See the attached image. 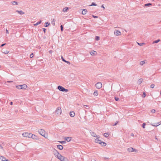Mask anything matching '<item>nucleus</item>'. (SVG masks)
<instances>
[{
  "label": "nucleus",
  "instance_id": "13",
  "mask_svg": "<svg viewBox=\"0 0 161 161\" xmlns=\"http://www.w3.org/2000/svg\"><path fill=\"white\" fill-rule=\"evenodd\" d=\"M61 161H69L68 159L63 156H62L61 158L59 159Z\"/></svg>",
  "mask_w": 161,
  "mask_h": 161
},
{
  "label": "nucleus",
  "instance_id": "6",
  "mask_svg": "<svg viewBox=\"0 0 161 161\" xmlns=\"http://www.w3.org/2000/svg\"><path fill=\"white\" fill-rule=\"evenodd\" d=\"M127 151L129 153L135 152L136 153H137L138 151V150L134 149L133 147H129L127 149Z\"/></svg>",
  "mask_w": 161,
  "mask_h": 161
},
{
  "label": "nucleus",
  "instance_id": "36",
  "mask_svg": "<svg viewBox=\"0 0 161 161\" xmlns=\"http://www.w3.org/2000/svg\"><path fill=\"white\" fill-rule=\"evenodd\" d=\"M59 142L61 144H65L66 143L65 141H59Z\"/></svg>",
  "mask_w": 161,
  "mask_h": 161
},
{
  "label": "nucleus",
  "instance_id": "39",
  "mask_svg": "<svg viewBox=\"0 0 161 161\" xmlns=\"http://www.w3.org/2000/svg\"><path fill=\"white\" fill-rule=\"evenodd\" d=\"M52 24L53 25H54L55 23V21L54 19H53V20L52 21Z\"/></svg>",
  "mask_w": 161,
  "mask_h": 161
},
{
  "label": "nucleus",
  "instance_id": "24",
  "mask_svg": "<svg viewBox=\"0 0 161 161\" xmlns=\"http://www.w3.org/2000/svg\"><path fill=\"white\" fill-rule=\"evenodd\" d=\"M69 8L68 7H65L64 8H63V12H66L67 10Z\"/></svg>",
  "mask_w": 161,
  "mask_h": 161
},
{
  "label": "nucleus",
  "instance_id": "52",
  "mask_svg": "<svg viewBox=\"0 0 161 161\" xmlns=\"http://www.w3.org/2000/svg\"><path fill=\"white\" fill-rule=\"evenodd\" d=\"M5 44H5V43L3 44H2L1 46V47H3V46L4 45H5Z\"/></svg>",
  "mask_w": 161,
  "mask_h": 161
},
{
  "label": "nucleus",
  "instance_id": "17",
  "mask_svg": "<svg viewBox=\"0 0 161 161\" xmlns=\"http://www.w3.org/2000/svg\"><path fill=\"white\" fill-rule=\"evenodd\" d=\"M87 12V9H83L82 12V14L83 15H85L86 14V13Z\"/></svg>",
  "mask_w": 161,
  "mask_h": 161
},
{
  "label": "nucleus",
  "instance_id": "44",
  "mask_svg": "<svg viewBox=\"0 0 161 161\" xmlns=\"http://www.w3.org/2000/svg\"><path fill=\"white\" fill-rule=\"evenodd\" d=\"M33 53H31V54H30V58H33Z\"/></svg>",
  "mask_w": 161,
  "mask_h": 161
},
{
  "label": "nucleus",
  "instance_id": "62",
  "mask_svg": "<svg viewBox=\"0 0 161 161\" xmlns=\"http://www.w3.org/2000/svg\"><path fill=\"white\" fill-rule=\"evenodd\" d=\"M156 139H157V138L156 137Z\"/></svg>",
  "mask_w": 161,
  "mask_h": 161
},
{
  "label": "nucleus",
  "instance_id": "2",
  "mask_svg": "<svg viewBox=\"0 0 161 161\" xmlns=\"http://www.w3.org/2000/svg\"><path fill=\"white\" fill-rule=\"evenodd\" d=\"M53 153L55 157L59 159H60V158H61L62 155H61L57 150L54 149L53 151Z\"/></svg>",
  "mask_w": 161,
  "mask_h": 161
},
{
  "label": "nucleus",
  "instance_id": "54",
  "mask_svg": "<svg viewBox=\"0 0 161 161\" xmlns=\"http://www.w3.org/2000/svg\"><path fill=\"white\" fill-rule=\"evenodd\" d=\"M13 82L12 81H7V82H8V83H11Z\"/></svg>",
  "mask_w": 161,
  "mask_h": 161
},
{
  "label": "nucleus",
  "instance_id": "46",
  "mask_svg": "<svg viewBox=\"0 0 161 161\" xmlns=\"http://www.w3.org/2000/svg\"><path fill=\"white\" fill-rule=\"evenodd\" d=\"M60 28H61V30L62 31H63V25H61V26H60Z\"/></svg>",
  "mask_w": 161,
  "mask_h": 161
},
{
  "label": "nucleus",
  "instance_id": "23",
  "mask_svg": "<svg viewBox=\"0 0 161 161\" xmlns=\"http://www.w3.org/2000/svg\"><path fill=\"white\" fill-rule=\"evenodd\" d=\"M91 135L93 136L97 137V136L96 134L94 132H91Z\"/></svg>",
  "mask_w": 161,
  "mask_h": 161
},
{
  "label": "nucleus",
  "instance_id": "48",
  "mask_svg": "<svg viewBox=\"0 0 161 161\" xmlns=\"http://www.w3.org/2000/svg\"><path fill=\"white\" fill-rule=\"evenodd\" d=\"M92 16L94 18H98V17L97 16H95V15H92Z\"/></svg>",
  "mask_w": 161,
  "mask_h": 161
},
{
  "label": "nucleus",
  "instance_id": "4",
  "mask_svg": "<svg viewBox=\"0 0 161 161\" xmlns=\"http://www.w3.org/2000/svg\"><path fill=\"white\" fill-rule=\"evenodd\" d=\"M62 113V110L60 107H58L55 111V114L58 116L60 115Z\"/></svg>",
  "mask_w": 161,
  "mask_h": 161
},
{
  "label": "nucleus",
  "instance_id": "22",
  "mask_svg": "<svg viewBox=\"0 0 161 161\" xmlns=\"http://www.w3.org/2000/svg\"><path fill=\"white\" fill-rule=\"evenodd\" d=\"M143 81V79L142 78L140 79L137 81V83L139 84H141Z\"/></svg>",
  "mask_w": 161,
  "mask_h": 161
},
{
  "label": "nucleus",
  "instance_id": "40",
  "mask_svg": "<svg viewBox=\"0 0 161 161\" xmlns=\"http://www.w3.org/2000/svg\"><path fill=\"white\" fill-rule=\"evenodd\" d=\"M137 44L138 45L140 46H142V45H143L144 43H137Z\"/></svg>",
  "mask_w": 161,
  "mask_h": 161
},
{
  "label": "nucleus",
  "instance_id": "59",
  "mask_svg": "<svg viewBox=\"0 0 161 161\" xmlns=\"http://www.w3.org/2000/svg\"><path fill=\"white\" fill-rule=\"evenodd\" d=\"M131 136H134V135H133V134H132L131 135Z\"/></svg>",
  "mask_w": 161,
  "mask_h": 161
},
{
  "label": "nucleus",
  "instance_id": "9",
  "mask_svg": "<svg viewBox=\"0 0 161 161\" xmlns=\"http://www.w3.org/2000/svg\"><path fill=\"white\" fill-rule=\"evenodd\" d=\"M30 135H31L30 137L31 138H32L34 140H38L39 139L38 137L35 135H34L31 133Z\"/></svg>",
  "mask_w": 161,
  "mask_h": 161
},
{
  "label": "nucleus",
  "instance_id": "37",
  "mask_svg": "<svg viewBox=\"0 0 161 161\" xmlns=\"http://www.w3.org/2000/svg\"><path fill=\"white\" fill-rule=\"evenodd\" d=\"M156 112L155 110L153 109L151 110V112L152 113H154Z\"/></svg>",
  "mask_w": 161,
  "mask_h": 161
},
{
  "label": "nucleus",
  "instance_id": "49",
  "mask_svg": "<svg viewBox=\"0 0 161 161\" xmlns=\"http://www.w3.org/2000/svg\"><path fill=\"white\" fill-rule=\"evenodd\" d=\"M6 33H7V34L9 33L8 31L7 30V29H6Z\"/></svg>",
  "mask_w": 161,
  "mask_h": 161
},
{
  "label": "nucleus",
  "instance_id": "34",
  "mask_svg": "<svg viewBox=\"0 0 161 161\" xmlns=\"http://www.w3.org/2000/svg\"><path fill=\"white\" fill-rule=\"evenodd\" d=\"M97 5L95 3H92L91 5H90V6H97Z\"/></svg>",
  "mask_w": 161,
  "mask_h": 161
},
{
  "label": "nucleus",
  "instance_id": "55",
  "mask_svg": "<svg viewBox=\"0 0 161 161\" xmlns=\"http://www.w3.org/2000/svg\"><path fill=\"white\" fill-rule=\"evenodd\" d=\"M101 7L102 8H105L104 7V6L103 5H102V6H101Z\"/></svg>",
  "mask_w": 161,
  "mask_h": 161
},
{
  "label": "nucleus",
  "instance_id": "33",
  "mask_svg": "<svg viewBox=\"0 0 161 161\" xmlns=\"http://www.w3.org/2000/svg\"><path fill=\"white\" fill-rule=\"evenodd\" d=\"M84 107H85V108L87 109H89V107L88 106V105H84Z\"/></svg>",
  "mask_w": 161,
  "mask_h": 161
},
{
  "label": "nucleus",
  "instance_id": "35",
  "mask_svg": "<svg viewBox=\"0 0 161 161\" xmlns=\"http://www.w3.org/2000/svg\"><path fill=\"white\" fill-rule=\"evenodd\" d=\"M154 86H155V85L153 84H152L151 86H150V87L152 88H154Z\"/></svg>",
  "mask_w": 161,
  "mask_h": 161
},
{
  "label": "nucleus",
  "instance_id": "45",
  "mask_svg": "<svg viewBox=\"0 0 161 161\" xmlns=\"http://www.w3.org/2000/svg\"><path fill=\"white\" fill-rule=\"evenodd\" d=\"M115 100L116 101H118L119 100V98L118 97H115Z\"/></svg>",
  "mask_w": 161,
  "mask_h": 161
},
{
  "label": "nucleus",
  "instance_id": "10",
  "mask_svg": "<svg viewBox=\"0 0 161 161\" xmlns=\"http://www.w3.org/2000/svg\"><path fill=\"white\" fill-rule=\"evenodd\" d=\"M114 34L116 36H119L121 34L120 31L117 30H115L114 31Z\"/></svg>",
  "mask_w": 161,
  "mask_h": 161
},
{
  "label": "nucleus",
  "instance_id": "51",
  "mask_svg": "<svg viewBox=\"0 0 161 161\" xmlns=\"http://www.w3.org/2000/svg\"><path fill=\"white\" fill-rule=\"evenodd\" d=\"M9 53V52L8 51H6L4 53Z\"/></svg>",
  "mask_w": 161,
  "mask_h": 161
},
{
  "label": "nucleus",
  "instance_id": "27",
  "mask_svg": "<svg viewBox=\"0 0 161 161\" xmlns=\"http://www.w3.org/2000/svg\"><path fill=\"white\" fill-rule=\"evenodd\" d=\"M50 24L48 22H45V27H48L49 25Z\"/></svg>",
  "mask_w": 161,
  "mask_h": 161
},
{
  "label": "nucleus",
  "instance_id": "18",
  "mask_svg": "<svg viewBox=\"0 0 161 161\" xmlns=\"http://www.w3.org/2000/svg\"><path fill=\"white\" fill-rule=\"evenodd\" d=\"M16 12L18 13L20 15H22L25 14V13L23 12L22 10H16Z\"/></svg>",
  "mask_w": 161,
  "mask_h": 161
},
{
  "label": "nucleus",
  "instance_id": "20",
  "mask_svg": "<svg viewBox=\"0 0 161 161\" xmlns=\"http://www.w3.org/2000/svg\"><path fill=\"white\" fill-rule=\"evenodd\" d=\"M57 147L60 150H62L63 148V146L62 145H57Z\"/></svg>",
  "mask_w": 161,
  "mask_h": 161
},
{
  "label": "nucleus",
  "instance_id": "32",
  "mask_svg": "<svg viewBox=\"0 0 161 161\" xmlns=\"http://www.w3.org/2000/svg\"><path fill=\"white\" fill-rule=\"evenodd\" d=\"M101 144L102 146H105L106 145V144L105 142H102V144Z\"/></svg>",
  "mask_w": 161,
  "mask_h": 161
},
{
  "label": "nucleus",
  "instance_id": "5",
  "mask_svg": "<svg viewBox=\"0 0 161 161\" xmlns=\"http://www.w3.org/2000/svg\"><path fill=\"white\" fill-rule=\"evenodd\" d=\"M58 88L60 91L61 92H68V90L67 89H65L61 86H58Z\"/></svg>",
  "mask_w": 161,
  "mask_h": 161
},
{
  "label": "nucleus",
  "instance_id": "28",
  "mask_svg": "<svg viewBox=\"0 0 161 161\" xmlns=\"http://www.w3.org/2000/svg\"><path fill=\"white\" fill-rule=\"evenodd\" d=\"M160 41V40L158 39V40H156V41H153V43L154 44V43H157L158 42H159Z\"/></svg>",
  "mask_w": 161,
  "mask_h": 161
},
{
  "label": "nucleus",
  "instance_id": "14",
  "mask_svg": "<svg viewBox=\"0 0 161 161\" xmlns=\"http://www.w3.org/2000/svg\"><path fill=\"white\" fill-rule=\"evenodd\" d=\"M161 124V121L157 123H155L154 124H151V125L154 126H157Z\"/></svg>",
  "mask_w": 161,
  "mask_h": 161
},
{
  "label": "nucleus",
  "instance_id": "7",
  "mask_svg": "<svg viewBox=\"0 0 161 161\" xmlns=\"http://www.w3.org/2000/svg\"><path fill=\"white\" fill-rule=\"evenodd\" d=\"M31 134V133H28V132H25L23 133L22 135L24 137L30 138L31 135L30 134Z\"/></svg>",
  "mask_w": 161,
  "mask_h": 161
},
{
  "label": "nucleus",
  "instance_id": "30",
  "mask_svg": "<svg viewBox=\"0 0 161 161\" xmlns=\"http://www.w3.org/2000/svg\"><path fill=\"white\" fill-rule=\"evenodd\" d=\"M12 3L13 5H18V3L16 1H13Z\"/></svg>",
  "mask_w": 161,
  "mask_h": 161
},
{
  "label": "nucleus",
  "instance_id": "41",
  "mask_svg": "<svg viewBox=\"0 0 161 161\" xmlns=\"http://www.w3.org/2000/svg\"><path fill=\"white\" fill-rule=\"evenodd\" d=\"M61 58H62V60L64 62H67V61L65 60L63 58V56H62L61 57Z\"/></svg>",
  "mask_w": 161,
  "mask_h": 161
},
{
  "label": "nucleus",
  "instance_id": "15",
  "mask_svg": "<svg viewBox=\"0 0 161 161\" xmlns=\"http://www.w3.org/2000/svg\"><path fill=\"white\" fill-rule=\"evenodd\" d=\"M69 115L70 116L72 117H74L75 116V114L74 111H71L69 113Z\"/></svg>",
  "mask_w": 161,
  "mask_h": 161
},
{
  "label": "nucleus",
  "instance_id": "47",
  "mask_svg": "<svg viewBox=\"0 0 161 161\" xmlns=\"http://www.w3.org/2000/svg\"><path fill=\"white\" fill-rule=\"evenodd\" d=\"M42 29H43V31H44V33H46V29H45L44 28H43Z\"/></svg>",
  "mask_w": 161,
  "mask_h": 161
},
{
  "label": "nucleus",
  "instance_id": "42",
  "mask_svg": "<svg viewBox=\"0 0 161 161\" xmlns=\"http://www.w3.org/2000/svg\"><path fill=\"white\" fill-rule=\"evenodd\" d=\"M146 97V94L144 92L142 95V97Z\"/></svg>",
  "mask_w": 161,
  "mask_h": 161
},
{
  "label": "nucleus",
  "instance_id": "56",
  "mask_svg": "<svg viewBox=\"0 0 161 161\" xmlns=\"http://www.w3.org/2000/svg\"><path fill=\"white\" fill-rule=\"evenodd\" d=\"M67 63V64H70V62L69 61H67V62H65Z\"/></svg>",
  "mask_w": 161,
  "mask_h": 161
},
{
  "label": "nucleus",
  "instance_id": "57",
  "mask_svg": "<svg viewBox=\"0 0 161 161\" xmlns=\"http://www.w3.org/2000/svg\"><path fill=\"white\" fill-rule=\"evenodd\" d=\"M10 104L11 105H12L13 104V102H11L10 103Z\"/></svg>",
  "mask_w": 161,
  "mask_h": 161
},
{
  "label": "nucleus",
  "instance_id": "53",
  "mask_svg": "<svg viewBox=\"0 0 161 161\" xmlns=\"http://www.w3.org/2000/svg\"><path fill=\"white\" fill-rule=\"evenodd\" d=\"M49 52L50 54H51L53 53V51L52 50H50Z\"/></svg>",
  "mask_w": 161,
  "mask_h": 161
},
{
  "label": "nucleus",
  "instance_id": "21",
  "mask_svg": "<svg viewBox=\"0 0 161 161\" xmlns=\"http://www.w3.org/2000/svg\"><path fill=\"white\" fill-rule=\"evenodd\" d=\"M6 160V158L3 156H0V161H4Z\"/></svg>",
  "mask_w": 161,
  "mask_h": 161
},
{
  "label": "nucleus",
  "instance_id": "29",
  "mask_svg": "<svg viewBox=\"0 0 161 161\" xmlns=\"http://www.w3.org/2000/svg\"><path fill=\"white\" fill-rule=\"evenodd\" d=\"M103 136L106 137H107L109 136V134L107 133H105L103 134Z\"/></svg>",
  "mask_w": 161,
  "mask_h": 161
},
{
  "label": "nucleus",
  "instance_id": "26",
  "mask_svg": "<svg viewBox=\"0 0 161 161\" xmlns=\"http://www.w3.org/2000/svg\"><path fill=\"white\" fill-rule=\"evenodd\" d=\"M93 94L95 96H97L98 95L97 91V90L95 91Z\"/></svg>",
  "mask_w": 161,
  "mask_h": 161
},
{
  "label": "nucleus",
  "instance_id": "43",
  "mask_svg": "<svg viewBox=\"0 0 161 161\" xmlns=\"http://www.w3.org/2000/svg\"><path fill=\"white\" fill-rule=\"evenodd\" d=\"M145 125H146V124L145 123H143L142 124V127L144 128H145Z\"/></svg>",
  "mask_w": 161,
  "mask_h": 161
},
{
  "label": "nucleus",
  "instance_id": "25",
  "mask_svg": "<svg viewBox=\"0 0 161 161\" xmlns=\"http://www.w3.org/2000/svg\"><path fill=\"white\" fill-rule=\"evenodd\" d=\"M41 22H42V21L41 20V21H38V22H37L36 23L34 24V26H37L38 25L40 24H41Z\"/></svg>",
  "mask_w": 161,
  "mask_h": 161
},
{
  "label": "nucleus",
  "instance_id": "19",
  "mask_svg": "<svg viewBox=\"0 0 161 161\" xmlns=\"http://www.w3.org/2000/svg\"><path fill=\"white\" fill-rule=\"evenodd\" d=\"M71 137H65L64 138V139H65L66 140V141L67 142H69L71 141Z\"/></svg>",
  "mask_w": 161,
  "mask_h": 161
},
{
  "label": "nucleus",
  "instance_id": "3",
  "mask_svg": "<svg viewBox=\"0 0 161 161\" xmlns=\"http://www.w3.org/2000/svg\"><path fill=\"white\" fill-rule=\"evenodd\" d=\"M16 88L19 89H26L27 87L26 84H23L16 86Z\"/></svg>",
  "mask_w": 161,
  "mask_h": 161
},
{
  "label": "nucleus",
  "instance_id": "61",
  "mask_svg": "<svg viewBox=\"0 0 161 161\" xmlns=\"http://www.w3.org/2000/svg\"><path fill=\"white\" fill-rule=\"evenodd\" d=\"M160 94H161V91H160Z\"/></svg>",
  "mask_w": 161,
  "mask_h": 161
},
{
  "label": "nucleus",
  "instance_id": "12",
  "mask_svg": "<svg viewBox=\"0 0 161 161\" xmlns=\"http://www.w3.org/2000/svg\"><path fill=\"white\" fill-rule=\"evenodd\" d=\"M90 54L92 56H95L97 54V52L95 51H92L90 53Z\"/></svg>",
  "mask_w": 161,
  "mask_h": 161
},
{
  "label": "nucleus",
  "instance_id": "58",
  "mask_svg": "<svg viewBox=\"0 0 161 161\" xmlns=\"http://www.w3.org/2000/svg\"><path fill=\"white\" fill-rule=\"evenodd\" d=\"M5 161H9L8 159H6V160H5Z\"/></svg>",
  "mask_w": 161,
  "mask_h": 161
},
{
  "label": "nucleus",
  "instance_id": "31",
  "mask_svg": "<svg viewBox=\"0 0 161 161\" xmlns=\"http://www.w3.org/2000/svg\"><path fill=\"white\" fill-rule=\"evenodd\" d=\"M152 5V4L151 3H147L144 5L145 6H151Z\"/></svg>",
  "mask_w": 161,
  "mask_h": 161
},
{
  "label": "nucleus",
  "instance_id": "50",
  "mask_svg": "<svg viewBox=\"0 0 161 161\" xmlns=\"http://www.w3.org/2000/svg\"><path fill=\"white\" fill-rule=\"evenodd\" d=\"M118 121H116V122H115V124H114V125H114V126H115V125H117V124H118Z\"/></svg>",
  "mask_w": 161,
  "mask_h": 161
},
{
  "label": "nucleus",
  "instance_id": "38",
  "mask_svg": "<svg viewBox=\"0 0 161 161\" xmlns=\"http://www.w3.org/2000/svg\"><path fill=\"white\" fill-rule=\"evenodd\" d=\"M100 39V37H99L98 36H96V38H95V39L97 40V41H98Z\"/></svg>",
  "mask_w": 161,
  "mask_h": 161
},
{
  "label": "nucleus",
  "instance_id": "16",
  "mask_svg": "<svg viewBox=\"0 0 161 161\" xmlns=\"http://www.w3.org/2000/svg\"><path fill=\"white\" fill-rule=\"evenodd\" d=\"M146 60L141 61L140 62L139 64L141 66L143 65L146 62H147Z\"/></svg>",
  "mask_w": 161,
  "mask_h": 161
},
{
  "label": "nucleus",
  "instance_id": "60",
  "mask_svg": "<svg viewBox=\"0 0 161 161\" xmlns=\"http://www.w3.org/2000/svg\"><path fill=\"white\" fill-rule=\"evenodd\" d=\"M1 147L2 148H3V147H2L1 146Z\"/></svg>",
  "mask_w": 161,
  "mask_h": 161
},
{
  "label": "nucleus",
  "instance_id": "11",
  "mask_svg": "<svg viewBox=\"0 0 161 161\" xmlns=\"http://www.w3.org/2000/svg\"><path fill=\"white\" fill-rule=\"evenodd\" d=\"M97 138L95 140V142L97 143L100 144H102V141L99 139V137H97Z\"/></svg>",
  "mask_w": 161,
  "mask_h": 161
},
{
  "label": "nucleus",
  "instance_id": "1",
  "mask_svg": "<svg viewBox=\"0 0 161 161\" xmlns=\"http://www.w3.org/2000/svg\"><path fill=\"white\" fill-rule=\"evenodd\" d=\"M39 133L46 138H47L48 137L47 134L46 133L45 131L42 129H40L38 130Z\"/></svg>",
  "mask_w": 161,
  "mask_h": 161
},
{
  "label": "nucleus",
  "instance_id": "8",
  "mask_svg": "<svg viewBox=\"0 0 161 161\" xmlns=\"http://www.w3.org/2000/svg\"><path fill=\"white\" fill-rule=\"evenodd\" d=\"M96 87L97 89H100L102 88V84L101 82H98L95 84Z\"/></svg>",
  "mask_w": 161,
  "mask_h": 161
}]
</instances>
